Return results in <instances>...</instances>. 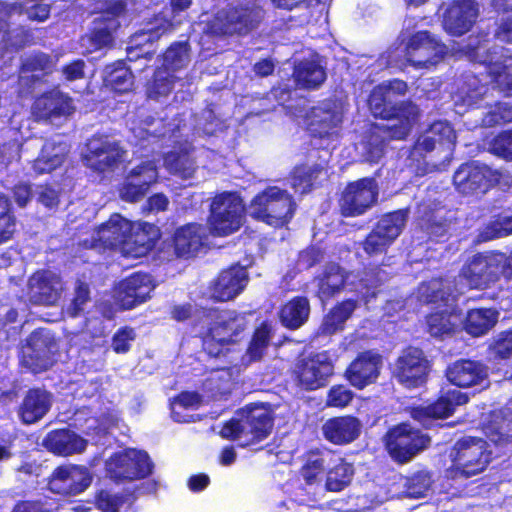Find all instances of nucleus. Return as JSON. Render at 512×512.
Returning a JSON list of instances; mask_svg holds the SVG:
<instances>
[{"instance_id":"1","label":"nucleus","mask_w":512,"mask_h":512,"mask_svg":"<svg viewBox=\"0 0 512 512\" xmlns=\"http://www.w3.org/2000/svg\"><path fill=\"white\" fill-rule=\"evenodd\" d=\"M214 317L202 335V349L209 358L230 364L229 355L236 351L245 337L248 320L233 309H214Z\"/></svg>"},{"instance_id":"2","label":"nucleus","mask_w":512,"mask_h":512,"mask_svg":"<svg viewBox=\"0 0 512 512\" xmlns=\"http://www.w3.org/2000/svg\"><path fill=\"white\" fill-rule=\"evenodd\" d=\"M293 196L277 186H268L250 202V216L275 229L287 226L296 211Z\"/></svg>"},{"instance_id":"3","label":"nucleus","mask_w":512,"mask_h":512,"mask_svg":"<svg viewBox=\"0 0 512 512\" xmlns=\"http://www.w3.org/2000/svg\"><path fill=\"white\" fill-rule=\"evenodd\" d=\"M368 106L376 118L398 120V124L391 126L396 128L398 134H394V137L398 138H406L419 117V108L416 104L411 100L396 102L383 85H377L372 89Z\"/></svg>"},{"instance_id":"4","label":"nucleus","mask_w":512,"mask_h":512,"mask_svg":"<svg viewBox=\"0 0 512 512\" xmlns=\"http://www.w3.org/2000/svg\"><path fill=\"white\" fill-rule=\"evenodd\" d=\"M470 288L487 289L504 277L512 279V261L503 252L476 253L462 269Z\"/></svg>"},{"instance_id":"5","label":"nucleus","mask_w":512,"mask_h":512,"mask_svg":"<svg viewBox=\"0 0 512 512\" xmlns=\"http://www.w3.org/2000/svg\"><path fill=\"white\" fill-rule=\"evenodd\" d=\"M243 203L236 192H222L211 201L209 229L214 236H228L241 227Z\"/></svg>"},{"instance_id":"6","label":"nucleus","mask_w":512,"mask_h":512,"mask_svg":"<svg viewBox=\"0 0 512 512\" xmlns=\"http://www.w3.org/2000/svg\"><path fill=\"white\" fill-rule=\"evenodd\" d=\"M431 367V361L425 352L419 347L409 345L395 359L392 376L406 389H416L427 383Z\"/></svg>"},{"instance_id":"7","label":"nucleus","mask_w":512,"mask_h":512,"mask_svg":"<svg viewBox=\"0 0 512 512\" xmlns=\"http://www.w3.org/2000/svg\"><path fill=\"white\" fill-rule=\"evenodd\" d=\"M379 187L374 177H363L348 182L338 198V208L342 217L364 215L378 202Z\"/></svg>"},{"instance_id":"8","label":"nucleus","mask_w":512,"mask_h":512,"mask_svg":"<svg viewBox=\"0 0 512 512\" xmlns=\"http://www.w3.org/2000/svg\"><path fill=\"white\" fill-rule=\"evenodd\" d=\"M334 374V365L328 353L313 352L297 359L292 370L296 385L305 391L325 387Z\"/></svg>"},{"instance_id":"9","label":"nucleus","mask_w":512,"mask_h":512,"mask_svg":"<svg viewBox=\"0 0 512 512\" xmlns=\"http://www.w3.org/2000/svg\"><path fill=\"white\" fill-rule=\"evenodd\" d=\"M430 438L408 423H400L388 430L385 436V447L391 458L404 464L420 451L425 449Z\"/></svg>"},{"instance_id":"10","label":"nucleus","mask_w":512,"mask_h":512,"mask_svg":"<svg viewBox=\"0 0 512 512\" xmlns=\"http://www.w3.org/2000/svg\"><path fill=\"white\" fill-rule=\"evenodd\" d=\"M453 450V464L466 477L483 472L492 460V451L483 438L463 437L455 443Z\"/></svg>"},{"instance_id":"11","label":"nucleus","mask_w":512,"mask_h":512,"mask_svg":"<svg viewBox=\"0 0 512 512\" xmlns=\"http://www.w3.org/2000/svg\"><path fill=\"white\" fill-rule=\"evenodd\" d=\"M447 46L427 30L413 33L405 45L406 62L416 69L436 66L447 54Z\"/></svg>"},{"instance_id":"12","label":"nucleus","mask_w":512,"mask_h":512,"mask_svg":"<svg viewBox=\"0 0 512 512\" xmlns=\"http://www.w3.org/2000/svg\"><path fill=\"white\" fill-rule=\"evenodd\" d=\"M501 174L478 161L462 163L453 174L455 189L462 195L484 194L500 181Z\"/></svg>"},{"instance_id":"13","label":"nucleus","mask_w":512,"mask_h":512,"mask_svg":"<svg viewBox=\"0 0 512 512\" xmlns=\"http://www.w3.org/2000/svg\"><path fill=\"white\" fill-rule=\"evenodd\" d=\"M469 401L466 393L459 390L449 389L441 391L438 397L426 405L413 406L410 409V417L429 429L437 420H445L452 416L456 408Z\"/></svg>"},{"instance_id":"14","label":"nucleus","mask_w":512,"mask_h":512,"mask_svg":"<svg viewBox=\"0 0 512 512\" xmlns=\"http://www.w3.org/2000/svg\"><path fill=\"white\" fill-rule=\"evenodd\" d=\"M153 463L147 452L125 449L114 453L108 462L107 471L111 478L120 481L144 479L153 472Z\"/></svg>"},{"instance_id":"15","label":"nucleus","mask_w":512,"mask_h":512,"mask_svg":"<svg viewBox=\"0 0 512 512\" xmlns=\"http://www.w3.org/2000/svg\"><path fill=\"white\" fill-rule=\"evenodd\" d=\"M92 483V475L84 465L61 464L47 478V489L62 497L76 496Z\"/></svg>"},{"instance_id":"16","label":"nucleus","mask_w":512,"mask_h":512,"mask_svg":"<svg viewBox=\"0 0 512 512\" xmlns=\"http://www.w3.org/2000/svg\"><path fill=\"white\" fill-rule=\"evenodd\" d=\"M83 154L85 165L93 171L103 173L117 166L125 151L117 141H111L107 135L95 134L86 142Z\"/></svg>"},{"instance_id":"17","label":"nucleus","mask_w":512,"mask_h":512,"mask_svg":"<svg viewBox=\"0 0 512 512\" xmlns=\"http://www.w3.org/2000/svg\"><path fill=\"white\" fill-rule=\"evenodd\" d=\"M131 230V221L119 213H113L100 224L90 239L83 241L86 248L102 250H120L123 253L126 234Z\"/></svg>"},{"instance_id":"18","label":"nucleus","mask_w":512,"mask_h":512,"mask_svg":"<svg viewBox=\"0 0 512 512\" xmlns=\"http://www.w3.org/2000/svg\"><path fill=\"white\" fill-rule=\"evenodd\" d=\"M382 365L381 355L371 350L363 351L349 363L343 377L353 388L363 390L377 382Z\"/></svg>"},{"instance_id":"19","label":"nucleus","mask_w":512,"mask_h":512,"mask_svg":"<svg viewBox=\"0 0 512 512\" xmlns=\"http://www.w3.org/2000/svg\"><path fill=\"white\" fill-rule=\"evenodd\" d=\"M249 281L245 267L234 264L222 269L208 286L209 297L213 302H228L243 292Z\"/></svg>"},{"instance_id":"20","label":"nucleus","mask_w":512,"mask_h":512,"mask_svg":"<svg viewBox=\"0 0 512 512\" xmlns=\"http://www.w3.org/2000/svg\"><path fill=\"white\" fill-rule=\"evenodd\" d=\"M457 135L454 127L446 120L434 121L413 145V153L425 157L437 150L451 155L456 146Z\"/></svg>"},{"instance_id":"21","label":"nucleus","mask_w":512,"mask_h":512,"mask_svg":"<svg viewBox=\"0 0 512 512\" xmlns=\"http://www.w3.org/2000/svg\"><path fill=\"white\" fill-rule=\"evenodd\" d=\"M154 287L148 273L137 271L119 282L115 298L121 309L131 310L146 302Z\"/></svg>"},{"instance_id":"22","label":"nucleus","mask_w":512,"mask_h":512,"mask_svg":"<svg viewBox=\"0 0 512 512\" xmlns=\"http://www.w3.org/2000/svg\"><path fill=\"white\" fill-rule=\"evenodd\" d=\"M237 414L243 417L246 435L250 436L247 442L240 444L241 447L259 443L271 434L274 426V416L267 406L263 404H247L239 409Z\"/></svg>"},{"instance_id":"23","label":"nucleus","mask_w":512,"mask_h":512,"mask_svg":"<svg viewBox=\"0 0 512 512\" xmlns=\"http://www.w3.org/2000/svg\"><path fill=\"white\" fill-rule=\"evenodd\" d=\"M205 225L190 222L175 229L172 236L174 255L179 259H191L207 245Z\"/></svg>"},{"instance_id":"24","label":"nucleus","mask_w":512,"mask_h":512,"mask_svg":"<svg viewBox=\"0 0 512 512\" xmlns=\"http://www.w3.org/2000/svg\"><path fill=\"white\" fill-rule=\"evenodd\" d=\"M61 291V277L50 270H37L28 279L27 295L33 304L54 305L59 300Z\"/></svg>"},{"instance_id":"25","label":"nucleus","mask_w":512,"mask_h":512,"mask_svg":"<svg viewBox=\"0 0 512 512\" xmlns=\"http://www.w3.org/2000/svg\"><path fill=\"white\" fill-rule=\"evenodd\" d=\"M160 237V229L155 224L131 222V230L126 234L122 254L127 258L145 257L154 250Z\"/></svg>"},{"instance_id":"26","label":"nucleus","mask_w":512,"mask_h":512,"mask_svg":"<svg viewBox=\"0 0 512 512\" xmlns=\"http://www.w3.org/2000/svg\"><path fill=\"white\" fill-rule=\"evenodd\" d=\"M75 110L72 98L56 89L46 91L35 98L31 111L38 121H52L70 116Z\"/></svg>"},{"instance_id":"27","label":"nucleus","mask_w":512,"mask_h":512,"mask_svg":"<svg viewBox=\"0 0 512 512\" xmlns=\"http://www.w3.org/2000/svg\"><path fill=\"white\" fill-rule=\"evenodd\" d=\"M361 429L360 419L352 414H346L326 419L321 426V433L328 443L346 446L359 438Z\"/></svg>"},{"instance_id":"28","label":"nucleus","mask_w":512,"mask_h":512,"mask_svg":"<svg viewBox=\"0 0 512 512\" xmlns=\"http://www.w3.org/2000/svg\"><path fill=\"white\" fill-rule=\"evenodd\" d=\"M488 366L480 360L462 358L448 365L445 376L450 384L458 388L482 385L489 376Z\"/></svg>"},{"instance_id":"29","label":"nucleus","mask_w":512,"mask_h":512,"mask_svg":"<svg viewBox=\"0 0 512 512\" xmlns=\"http://www.w3.org/2000/svg\"><path fill=\"white\" fill-rule=\"evenodd\" d=\"M478 16L477 5L472 0H454L446 9L443 25L453 36H462L471 30Z\"/></svg>"},{"instance_id":"30","label":"nucleus","mask_w":512,"mask_h":512,"mask_svg":"<svg viewBox=\"0 0 512 512\" xmlns=\"http://www.w3.org/2000/svg\"><path fill=\"white\" fill-rule=\"evenodd\" d=\"M42 446L55 456L67 457L84 452L88 440L67 427L57 428L45 435Z\"/></svg>"},{"instance_id":"31","label":"nucleus","mask_w":512,"mask_h":512,"mask_svg":"<svg viewBox=\"0 0 512 512\" xmlns=\"http://www.w3.org/2000/svg\"><path fill=\"white\" fill-rule=\"evenodd\" d=\"M21 365L33 374L47 371L52 366L48 339L34 331L27 339L21 355Z\"/></svg>"},{"instance_id":"32","label":"nucleus","mask_w":512,"mask_h":512,"mask_svg":"<svg viewBox=\"0 0 512 512\" xmlns=\"http://www.w3.org/2000/svg\"><path fill=\"white\" fill-rule=\"evenodd\" d=\"M52 394L44 388H29L17 409L21 423L31 425L39 422L50 411Z\"/></svg>"},{"instance_id":"33","label":"nucleus","mask_w":512,"mask_h":512,"mask_svg":"<svg viewBox=\"0 0 512 512\" xmlns=\"http://www.w3.org/2000/svg\"><path fill=\"white\" fill-rule=\"evenodd\" d=\"M334 457H336L335 453L329 449L307 450L301 457L302 464L298 470V477L307 486L319 484Z\"/></svg>"},{"instance_id":"34","label":"nucleus","mask_w":512,"mask_h":512,"mask_svg":"<svg viewBox=\"0 0 512 512\" xmlns=\"http://www.w3.org/2000/svg\"><path fill=\"white\" fill-rule=\"evenodd\" d=\"M156 181V168L150 162L140 163L129 172L121 189V197L128 202H137L144 198Z\"/></svg>"},{"instance_id":"35","label":"nucleus","mask_w":512,"mask_h":512,"mask_svg":"<svg viewBox=\"0 0 512 512\" xmlns=\"http://www.w3.org/2000/svg\"><path fill=\"white\" fill-rule=\"evenodd\" d=\"M349 278V273L337 262H328L321 272L315 276L317 283L316 296L322 301H328L340 294Z\"/></svg>"},{"instance_id":"36","label":"nucleus","mask_w":512,"mask_h":512,"mask_svg":"<svg viewBox=\"0 0 512 512\" xmlns=\"http://www.w3.org/2000/svg\"><path fill=\"white\" fill-rule=\"evenodd\" d=\"M70 154V145L64 140H45L32 168L37 174H46L63 166Z\"/></svg>"},{"instance_id":"37","label":"nucleus","mask_w":512,"mask_h":512,"mask_svg":"<svg viewBox=\"0 0 512 512\" xmlns=\"http://www.w3.org/2000/svg\"><path fill=\"white\" fill-rule=\"evenodd\" d=\"M341 114L321 106L312 107L306 117V129L312 138L325 139L341 124Z\"/></svg>"},{"instance_id":"38","label":"nucleus","mask_w":512,"mask_h":512,"mask_svg":"<svg viewBox=\"0 0 512 512\" xmlns=\"http://www.w3.org/2000/svg\"><path fill=\"white\" fill-rule=\"evenodd\" d=\"M398 134L396 128L378 123L370 124L364 142V155L370 163H378L385 154V148L390 140H404L394 137Z\"/></svg>"},{"instance_id":"39","label":"nucleus","mask_w":512,"mask_h":512,"mask_svg":"<svg viewBox=\"0 0 512 512\" xmlns=\"http://www.w3.org/2000/svg\"><path fill=\"white\" fill-rule=\"evenodd\" d=\"M194 147L192 144H181L167 152L163 159L167 169L183 179L193 177L197 166L193 156Z\"/></svg>"},{"instance_id":"40","label":"nucleus","mask_w":512,"mask_h":512,"mask_svg":"<svg viewBox=\"0 0 512 512\" xmlns=\"http://www.w3.org/2000/svg\"><path fill=\"white\" fill-rule=\"evenodd\" d=\"M310 310L309 299L306 296L297 295L280 307L279 320L285 328L297 330L308 321Z\"/></svg>"},{"instance_id":"41","label":"nucleus","mask_w":512,"mask_h":512,"mask_svg":"<svg viewBox=\"0 0 512 512\" xmlns=\"http://www.w3.org/2000/svg\"><path fill=\"white\" fill-rule=\"evenodd\" d=\"M34 41V34L30 28L24 26L11 27L0 18V57L6 52L19 51Z\"/></svg>"},{"instance_id":"42","label":"nucleus","mask_w":512,"mask_h":512,"mask_svg":"<svg viewBox=\"0 0 512 512\" xmlns=\"http://www.w3.org/2000/svg\"><path fill=\"white\" fill-rule=\"evenodd\" d=\"M103 82L117 94H124L132 90L134 75L125 61L118 60L104 69Z\"/></svg>"},{"instance_id":"43","label":"nucleus","mask_w":512,"mask_h":512,"mask_svg":"<svg viewBox=\"0 0 512 512\" xmlns=\"http://www.w3.org/2000/svg\"><path fill=\"white\" fill-rule=\"evenodd\" d=\"M498 312L492 308H474L467 312L465 331L473 337L485 335L497 323Z\"/></svg>"},{"instance_id":"44","label":"nucleus","mask_w":512,"mask_h":512,"mask_svg":"<svg viewBox=\"0 0 512 512\" xmlns=\"http://www.w3.org/2000/svg\"><path fill=\"white\" fill-rule=\"evenodd\" d=\"M419 226L428 239L436 243L446 242L451 236V221L433 210H427L419 217Z\"/></svg>"},{"instance_id":"45","label":"nucleus","mask_w":512,"mask_h":512,"mask_svg":"<svg viewBox=\"0 0 512 512\" xmlns=\"http://www.w3.org/2000/svg\"><path fill=\"white\" fill-rule=\"evenodd\" d=\"M332 464L326 470L325 488L330 492H340L350 484L354 467L342 457H336Z\"/></svg>"},{"instance_id":"46","label":"nucleus","mask_w":512,"mask_h":512,"mask_svg":"<svg viewBox=\"0 0 512 512\" xmlns=\"http://www.w3.org/2000/svg\"><path fill=\"white\" fill-rule=\"evenodd\" d=\"M357 308V300L344 299L336 303L325 315L322 330L326 334H334L344 328L345 322L352 316Z\"/></svg>"},{"instance_id":"47","label":"nucleus","mask_w":512,"mask_h":512,"mask_svg":"<svg viewBox=\"0 0 512 512\" xmlns=\"http://www.w3.org/2000/svg\"><path fill=\"white\" fill-rule=\"evenodd\" d=\"M297 84L302 88H318L326 79L325 69L316 61L302 60L294 69Z\"/></svg>"},{"instance_id":"48","label":"nucleus","mask_w":512,"mask_h":512,"mask_svg":"<svg viewBox=\"0 0 512 512\" xmlns=\"http://www.w3.org/2000/svg\"><path fill=\"white\" fill-rule=\"evenodd\" d=\"M408 218L407 209H398L382 215L374 228L378 230L392 244L404 229Z\"/></svg>"},{"instance_id":"49","label":"nucleus","mask_w":512,"mask_h":512,"mask_svg":"<svg viewBox=\"0 0 512 512\" xmlns=\"http://www.w3.org/2000/svg\"><path fill=\"white\" fill-rule=\"evenodd\" d=\"M323 172L321 164H299L290 173L292 186L300 193L310 192Z\"/></svg>"},{"instance_id":"50","label":"nucleus","mask_w":512,"mask_h":512,"mask_svg":"<svg viewBox=\"0 0 512 512\" xmlns=\"http://www.w3.org/2000/svg\"><path fill=\"white\" fill-rule=\"evenodd\" d=\"M453 313L447 310L434 311L426 316L427 332L435 338L451 336L456 331L452 321Z\"/></svg>"},{"instance_id":"51","label":"nucleus","mask_w":512,"mask_h":512,"mask_svg":"<svg viewBox=\"0 0 512 512\" xmlns=\"http://www.w3.org/2000/svg\"><path fill=\"white\" fill-rule=\"evenodd\" d=\"M175 83V77L164 68H157L151 80L146 85V96L151 100H158L161 97H167Z\"/></svg>"},{"instance_id":"52","label":"nucleus","mask_w":512,"mask_h":512,"mask_svg":"<svg viewBox=\"0 0 512 512\" xmlns=\"http://www.w3.org/2000/svg\"><path fill=\"white\" fill-rule=\"evenodd\" d=\"M120 27L119 20H108L97 17L93 21L90 39L96 49H101L113 43V32Z\"/></svg>"},{"instance_id":"53","label":"nucleus","mask_w":512,"mask_h":512,"mask_svg":"<svg viewBox=\"0 0 512 512\" xmlns=\"http://www.w3.org/2000/svg\"><path fill=\"white\" fill-rule=\"evenodd\" d=\"M55 68V60L48 53L41 51L28 55L21 64L23 73L49 75Z\"/></svg>"},{"instance_id":"54","label":"nucleus","mask_w":512,"mask_h":512,"mask_svg":"<svg viewBox=\"0 0 512 512\" xmlns=\"http://www.w3.org/2000/svg\"><path fill=\"white\" fill-rule=\"evenodd\" d=\"M16 228V217L8 196L0 193V244L12 239Z\"/></svg>"},{"instance_id":"55","label":"nucleus","mask_w":512,"mask_h":512,"mask_svg":"<svg viewBox=\"0 0 512 512\" xmlns=\"http://www.w3.org/2000/svg\"><path fill=\"white\" fill-rule=\"evenodd\" d=\"M189 44L187 41H177L172 43L163 53H162V65L164 69L176 70L183 66L185 58L188 55Z\"/></svg>"},{"instance_id":"56","label":"nucleus","mask_w":512,"mask_h":512,"mask_svg":"<svg viewBox=\"0 0 512 512\" xmlns=\"http://www.w3.org/2000/svg\"><path fill=\"white\" fill-rule=\"evenodd\" d=\"M432 484L431 474L426 471H417L406 479L405 492L409 497L420 498L425 496Z\"/></svg>"},{"instance_id":"57","label":"nucleus","mask_w":512,"mask_h":512,"mask_svg":"<svg viewBox=\"0 0 512 512\" xmlns=\"http://www.w3.org/2000/svg\"><path fill=\"white\" fill-rule=\"evenodd\" d=\"M354 392L344 384L331 386L326 394L325 406L330 408L344 409L354 399Z\"/></svg>"},{"instance_id":"58","label":"nucleus","mask_w":512,"mask_h":512,"mask_svg":"<svg viewBox=\"0 0 512 512\" xmlns=\"http://www.w3.org/2000/svg\"><path fill=\"white\" fill-rule=\"evenodd\" d=\"M489 151L495 156L512 161V129L494 136L489 143Z\"/></svg>"},{"instance_id":"59","label":"nucleus","mask_w":512,"mask_h":512,"mask_svg":"<svg viewBox=\"0 0 512 512\" xmlns=\"http://www.w3.org/2000/svg\"><path fill=\"white\" fill-rule=\"evenodd\" d=\"M419 299L426 304L442 302L447 297V292L442 287V282L431 280L423 282L418 288Z\"/></svg>"},{"instance_id":"60","label":"nucleus","mask_w":512,"mask_h":512,"mask_svg":"<svg viewBox=\"0 0 512 512\" xmlns=\"http://www.w3.org/2000/svg\"><path fill=\"white\" fill-rule=\"evenodd\" d=\"M391 245L392 243L374 227L362 242V248L368 256L386 253Z\"/></svg>"},{"instance_id":"61","label":"nucleus","mask_w":512,"mask_h":512,"mask_svg":"<svg viewBox=\"0 0 512 512\" xmlns=\"http://www.w3.org/2000/svg\"><path fill=\"white\" fill-rule=\"evenodd\" d=\"M487 92V85L482 83L476 76L468 77L461 87L463 101L468 105L477 104Z\"/></svg>"},{"instance_id":"62","label":"nucleus","mask_w":512,"mask_h":512,"mask_svg":"<svg viewBox=\"0 0 512 512\" xmlns=\"http://www.w3.org/2000/svg\"><path fill=\"white\" fill-rule=\"evenodd\" d=\"M136 338L134 329L130 326L120 327L112 336L111 347L116 354H125L131 348V342Z\"/></svg>"},{"instance_id":"63","label":"nucleus","mask_w":512,"mask_h":512,"mask_svg":"<svg viewBox=\"0 0 512 512\" xmlns=\"http://www.w3.org/2000/svg\"><path fill=\"white\" fill-rule=\"evenodd\" d=\"M487 124L491 126L503 125L512 122V104L497 102L485 116Z\"/></svg>"},{"instance_id":"64","label":"nucleus","mask_w":512,"mask_h":512,"mask_svg":"<svg viewBox=\"0 0 512 512\" xmlns=\"http://www.w3.org/2000/svg\"><path fill=\"white\" fill-rule=\"evenodd\" d=\"M492 352L495 359L508 360L512 356V327L500 332L493 342Z\"/></svg>"}]
</instances>
